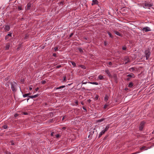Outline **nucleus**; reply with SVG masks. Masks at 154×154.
Here are the masks:
<instances>
[{"label": "nucleus", "mask_w": 154, "mask_h": 154, "mask_svg": "<svg viewBox=\"0 0 154 154\" xmlns=\"http://www.w3.org/2000/svg\"><path fill=\"white\" fill-rule=\"evenodd\" d=\"M127 76L130 77H132L134 76V74L131 73V74L128 75Z\"/></svg>", "instance_id": "nucleus-19"}, {"label": "nucleus", "mask_w": 154, "mask_h": 154, "mask_svg": "<svg viewBox=\"0 0 154 154\" xmlns=\"http://www.w3.org/2000/svg\"><path fill=\"white\" fill-rule=\"evenodd\" d=\"M153 133H154V130L153 131Z\"/></svg>", "instance_id": "nucleus-52"}, {"label": "nucleus", "mask_w": 154, "mask_h": 154, "mask_svg": "<svg viewBox=\"0 0 154 154\" xmlns=\"http://www.w3.org/2000/svg\"><path fill=\"white\" fill-rule=\"evenodd\" d=\"M7 154H11V153L10 152H8Z\"/></svg>", "instance_id": "nucleus-46"}, {"label": "nucleus", "mask_w": 154, "mask_h": 154, "mask_svg": "<svg viewBox=\"0 0 154 154\" xmlns=\"http://www.w3.org/2000/svg\"><path fill=\"white\" fill-rule=\"evenodd\" d=\"M142 29L143 31L146 32L149 31L151 30L150 28L148 26L144 27V28H143Z\"/></svg>", "instance_id": "nucleus-4"}, {"label": "nucleus", "mask_w": 154, "mask_h": 154, "mask_svg": "<svg viewBox=\"0 0 154 154\" xmlns=\"http://www.w3.org/2000/svg\"><path fill=\"white\" fill-rule=\"evenodd\" d=\"M18 115L17 114H15V115H14V116L15 117H17V116H18Z\"/></svg>", "instance_id": "nucleus-40"}, {"label": "nucleus", "mask_w": 154, "mask_h": 154, "mask_svg": "<svg viewBox=\"0 0 154 154\" xmlns=\"http://www.w3.org/2000/svg\"><path fill=\"white\" fill-rule=\"evenodd\" d=\"M39 88H37L35 89V91H37L38 90Z\"/></svg>", "instance_id": "nucleus-39"}, {"label": "nucleus", "mask_w": 154, "mask_h": 154, "mask_svg": "<svg viewBox=\"0 0 154 154\" xmlns=\"http://www.w3.org/2000/svg\"><path fill=\"white\" fill-rule=\"evenodd\" d=\"M46 82L45 81V80H43V81H42V84H45V83H46Z\"/></svg>", "instance_id": "nucleus-32"}, {"label": "nucleus", "mask_w": 154, "mask_h": 154, "mask_svg": "<svg viewBox=\"0 0 154 154\" xmlns=\"http://www.w3.org/2000/svg\"><path fill=\"white\" fill-rule=\"evenodd\" d=\"M112 64V63L111 62H109V65H108L109 67Z\"/></svg>", "instance_id": "nucleus-31"}, {"label": "nucleus", "mask_w": 154, "mask_h": 154, "mask_svg": "<svg viewBox=\"0 0 154 154\" xmlns=\"http://www.w3.org/2000/svg\"><path fill=\"white\" fill-rule=\"evenodd\" d=\"M8 38V36H7V35H6V36H5V39L6 40Z\"/></svg>", "instance_id": "nucleus-34"}, {"label": "nucleus", "mask_w": 154, "mask_h": 154, "mask_svg": "<svg viewBox=\"0 0 154 154\" xmlns=\"http://www.w3.org/2000/svg\"><path fill=\"white\" fill-rule=\"evenodd\" d=\"M108 97L106 95L105 97H104V100L106 102L107 100H108Z\"/></svg>", "instance_id": "nucleus-18"}, {"label": "nucleus", "mask_w": 154, "mask_h": 154, "mask_svg": "<svg viewBox=\"0 0 154 154\" xmlns=\"http://www.w3.org/2000/svg\"><path fill=\"white\" fill-rule=\"evenodd\" d=\"M96 98H97V99H98V97H96Z\"/></svg>", "instance_id": "nucleus-50"}, {"label": "nucleus", "mask_w": 154, "mask_h": 154, "mask_svg": "<svg viewBox=\"0 0 154 154\" xmlns=\"http://www.w3.org/2000/svg\"><path fill=\"white\" fill-rule=\"evenodd\" d=\"M83 109H85V108H84V107H83Z\"/></svg>", "instance_id": "nucleus-54"}, {"label": "nucleus", "mask_w": 154, "mask_h": 154, "mask_svg": "<svg viewBox=\"0 0 154 154\" xmlns=\"http://www.w3.org/2000/svg\"><path fill=\"white\" fill-rule=\"evenodd\" d=\"M32 89V88L31 87H30L29 88V89L30 91Z\"/></svg>", "instance_id": "nucleus-38"}, {"label": "nucleus", "mask_w": 154, "mask_h": 154, "mask_svg": "<svg viewBox=\"0 0 154 154\" xmlns=\"http://www.w3.org/2000/svg\"><path fill=\"white\" fill-rule=\"evenodd\" d=\"M140 149L141 150H146L147 149L145 148V147L143 146Z\"/></svg>", "instance_id": "nucleus-20"}, {"label": "nucleus", "mask_w": 154, "mask_h": 154, "mask_svg": "<svg viewBox=\"0 0 154 154\" xmlns=\"http://www.w3.org/2000/svg\"><path fill=\"white\" fill-rule=\"evenodd\" d=\"M72 63V65L74 67H75V63L73 62H71Z\"/></svg>", "instance_id": "nucleus-24"}, {"label": "nucleus", "mask_w": 154, "mask_h": 154, "mask_svg": "<svg viewBox=\"0 0 154 154\" xmlns=\"http://www.w3.org/2000/svg\"><path fill=\"white\" fill-rule=\"evenodd\" d=\"M10 45L9 44H7L5 46V49L6 50H8L9 49V47H10Z\"/></svg>", "instance_id": "nucleus-13"}, {"label": "nucleus", "mask_w": 154, "mask_h": 154, "mask_svg": "<svg viewBox=\"0 0 154 154\" xmlns=\"http://www.w3.org/2000/svg\"><path fill=\"white\" fill-rule=\"evenodd\" d=\"M144 124L145 122H142L141 123L139 127V129L141 131L143 129Z\"/></svg>", "instance_id": "nucleus-5"}, {"label": "nucleus", "mask_w": 154, "mask_h": 154, "mask_svg": "<svg viewBox=\"0 0 154 154\" xmlns=\"http://www.w3.org/2000/svg\"><path fill=\"white\" fill-rule=\"evenodd\" d=\"M143 7L145 8H149L153 5L152 3H148V2H145L143 3Z\"/></svg>", "instance_id": "nucleus-1"}, {"label": "nucleus", "mask_w": 154, "mask_h": 154, "mask_svg": "<svg viewBox=\"0 0 154 154\" xmlns=\"http://www.w3.org/2000/svg\"><path fill=\"white\" fill-rule=\"evenodd\" d=\"M13 144H14V143H13V142H12L11 145H13Z\"/></svg>", "instance_id": "nucleus-47"}, {"label": "nucleus", "mask_w": 154, "mask_h": 154, "mask_svg": "<svg viewBox=\"0 0 154 154\" xmlns=\"http://www.w3.org/2000/svg\"><path fill=\"white\" fill-rule=\"evenodd\" d=\"M17 85L16 83H14L11 84V88L13 91H16L15 88Z\"/></svg>", "instance_id": "nucleus-3"}, {"label": "nucleus", "mask_w": 154, "mask_h": 154, "mask_svg": "<svg viewBox=\"0 0 154 154\" xmlns=\"http://www.w3.org/2000/svg\"><path fill=\"white\" fill-rule=\"evenodd\" d=\"M90 84H93V85H98V83L97 82H89Z\"/></svg>", "instance_id": "nucleus-15"}, {"label": "nucleus", "mask_w": 154, "mask_h": 154, "mask_svg": "<svg viewBox=\"0 0 154 154\" xmlns=\"http://www.w3.org/2000/svg\"><path fill=\"white\" fill-rule=\"evenodd\" d=\"M78 49L81 53H82L83 52V51L81 48H79Z\"/></svg>", "instance_id": "nucleus-22"}, {"label": "nucleus", "mask_w": 154, "mask_h": 154, "mask_svg": "<svg viewBox=\"0 0 154 154\" xmlns=\"http://www.w3.org/2000/svg\"><path fill=\"white\" fill-rule=\"evenodd\" d=\"M73 35V34L72 33L70 35H69V37H71L72 36V35Z\"/></svg>", "instance_id": "nucleus-44"}, {"label": "nucleus", "mask_w": 154, "mask_h": 154, "mask_svg": "<svg viewBox=\"0 0 154 154\" xmlns=\"http://www.w3.org/2000/svg\"><path fill=\"white\" fill-rule=\"evenodd\" d=\"M29 100V99H27V101L28 100Z\"/></svg>", "instance_id": "nucleus-51"}, {"label": "nucleus", "mask_w": 154, "mask_h": 154, "mask_svg": "<svg viewBox=\"0 0 154 154\" xmlns=\"http://www.w3.org/2000/svg\"><path fill=\"white\" fill-rule=\"evenodd\" d=\"M64 87H65V86L63 85V86H60L58 88H56V89H60L61 88H63Z\"/></svg>", "instance_id": "nucleus-23"}, {"label": "nucleus", "mask_w": 154, "mask_h": 154, "mask_svg": "<svg viewBox=\"0 0 154 154\" xmlns=\"http://www.w3.org/2000/svg\"><path fill=\"white\" fill-rule=\"evenodd\" d=\"M129 61V60H128H128L127 61H125V64H126Z\"/></svg>", "instance_id": "nucleus-36"}, {"label": "nucleus", "mask_w": 154, "mask_h": 154, "mask_svg": "<svg viewBox=\"0 0 154 154\" xmlns=\"http://www.w3.org/2000/svg\"><path fill=\"white\" fill-rule=\"evenodd\" d=\"M107 33L109 35V37L111 38H112L113 37L112 35V34L109 32H108Z\"/></svg>", "instance_id": "nucleus-21"}, {"label": "nucleus", "mask_w": 154, "mask_h": 154, "mask_svg": "<svg viewBox=\"0 0 154 154\" xmlns=\"http://www.w3.org/2000/svg\"><path fill=\"white\" fill-rule=\"evenodd\" d=\"M58 50V48L57 47H56L54 48V51H57Z\"/></svg>", "instance_id": "nucleus-33"}, {"label": "nucleus", "mask_w": 154, "mask_h": 154, "mask_svg": "<svg viewBox=\"0 0 154 154\" xmlns=\"http://www.w3.org/2000/svg\"><path fill=\"white\" fill-rule=\"evenodd\" d=\"M54 134V132H53V133H52L51 134V135L52 136H53V134Z\"/></svg>", "instance_id": "nucleus-41"}, {"label": "nucleus", "mask_w": 154, "mask_h": 154, "mask_svg": "<svg viewBox=\"0 0 154 154\" xmlns=\"http://www.w3.org/2000/svg\"><path fill=\"white\" fill-rule=\"evenodd\" d=\"M55 136L57 138H58L60 137V135L59 134H57L55 135Z\"/></svg>", "instance_id": "nucleus-28"}, {"label": "nucleus", "mask_w": 154, "mask_h": 154, "mask_svg": "<svg viewBox=\"0 0 154 154\" xmlns=\"http://www.w3.org/2000/svg\"><path fill=\"white\" fill-rule=\"evenodd\" d=\"M3 127L4 129H6L7 128V126L6 125H5L3 126Z\"/></svg>", "instance_id": "nucleus-27"}, {"label": "nucleus", "mask_w": 154, "mask_h": 154, "mask_svg": "<svg viewBox=\"0 0 154 154\" xmlns=\"http://www.w3.org/2000/svg\"><path fill=\"white\" fill-rule=\"evenodd\" d=\"M128 80H129V79H128Z\"/></svg>", "instance_id": "nucleus-56"}, {"label": "nucleus", "mask_w": 154, "mask_h": 154, "mask_svg": "<svg viewBox=\"0 0 154 154\" xmlns=\"http://www.w3.org/2000/svg\"><path fill=\"white\" fill-rule=\"evenodd\" d=\"M105 43V45H106V42H105V43Z\"/></svg>", "instance_id": "nucleus-49"}, {"label": "nucleus", "mask_w": 154, "mask_h": 154, "mask_svg": "<svg viewBox=\"0 0 154 154\" xmlns=\"http://www.w3.org/2000/svg\"><path fill=\"white\" fill-rule=\"evenodd\" d=\"M106 131L104 130H103L101 132H100V134H99V137H100L101 135H102L103 134H104V133H105V132Z\"/></svg>", "instance_id": "nucleus-8"}, {"label": "nucleus", "mask_w": 154, "mask_h": 154, "mask_svg": "<svg viewBox=\"0 0 154 154\" xmlns=\"http://www.w3.org/2000/svg\"><path fill=\"white\" fill-rule=\"evenodd\" d=\"M92 5H93L94 4H97L98 3V2L97 0H93Z\"/></svg>", "instance_id": "nucleus-7"}, {"label": "nucleus", "mask_w": 154, "mask_h": 154, "mask_svg": "<svg viewBox=\"0 0 154 154\" xmlns=\"http://www.w3.org/2000/svg\"><path fill=\"white\" fill-rule=\"evenodd\" d=\"M108 105L107 104H105L104 106V108H105V109H106V108L108 106Z\"/></svg>", "instance_id": "nucleus-30"}, {"label": "nucleus", "mask_w": 154, "mask_h": 154, "mask_svg": "<svg viewBox=\"0 0 154 154\" xmlns=\"http://www.w3.org/2000/svg\"><path fill=\"white\" fill-rule=\"evenodd\" d=\"M98 78L100 80H101L103 79V76L100 75L98 76Z\"/></svg>", "instance_id": "nucleus-16"}, {"label": "nucleus", "mask_w": 154, "mask_h": 154, "mask_svg": "<svg viewBox=\"0 0 154 154\" xmlns=\"http://www.w3.org/2000/svg\"><path fill=\"white\" fill-rule=\"evenodd\" d=\"M133 85V84L132 82H130L128 86L130 88L132 87Z\"/></svg>", "instance_id": "nucleus-17"}, {"label": "nucleus", "mask_w": 154, "mask_h": 154, "mask_svg": "<svg viewBox=\"0 0 154 154\" xmlns=\"http://www.w3.org/2000/svg\"><path fill=\"white\" fill-rule=\"evenodd\" d=\"M19 9H20V10H21V9L20 8H19Z\"/></svg>", "instance_id": "nucleus-53"}, {"label": "nucleus", "mask_w": 154, "mask_h": 154, "mask_svg": "<svg viewBox=\"0 0 154 154\" xmlns=\"http://www.w3.org/2000/svg\"><path fill=\"white\" fill-rule=\"evenodd\" d=\"M66 77H64L63 78V81H66Z\"/></svg>", "instance_id": "nucleus-35"}, {"label": "nucleus", "mask_w": 154, "mask_h": 154, "mask_svg": "<svg viewBox=\"0 0 154 154\" xmlns=\"http://www.w3.org/2000/svg\"><path fill=\"white\" fill-rule=\"evenodd\" d=\"M28 8V9H29V7H30V5L29 4H27Z\"/></svg>", "instance_id": "nucleus-37"}, {"label": "nucleus", "mask_w": 154, "mask_h": 154, "mask_svg": "<svg viewBox=\"0 0 154 154\" xmlns=\"http://www.w3.org/2000/svg\"><path fill=\"white\" fill-rule=\"evenodd\" d=\"M122 49L124 50H125L126 49V47L125 46H124L123 47Z\"/></svg>", "instance_id": "nucleus-29"}, {"label": "nucleus", "mask_w": 154, "mask_h": 154, "mask_svg": "<svg viewBox=\"0 0 154 154\" xmlns=\"http://www.w3.org/2000/svg\"><path fill=\"white\" fill-rule=\"evenodd\" d=\"M75 103L76 104H77L78 103V101H76L75 102Z\"/></svg>", "instance_id": "nucleus-42"}, {"label": "nucleus", "mask_w": 154, "mask_h": 154, "mask_svg": "<svg viewBox=\"0 0 154 154\" xmlns=\"http://www.w3.org/2000/svg\"><path fill=\"white\" fill-rule=\"evenodd\" d=\"M109 125H107L106 126V127H105V128H104V130L105 131H107L109 129Z\"/></svg>", "instance_id": "nucleus-14"}, {"label": "nucleus", "mask_w": 154, "mask_h": 154, "mask_svg": "<svg viewBox=\"0 0 154 154\" xmlns=\"http://www.w3.org/2000/svg\"><path fill=\"white\" fill-rule=\"evenodd\" d=\"M105 72L109 76H111L109 70H108V69H106L105 70Z\"/></svg>", "instance_id": "nucleus-11"}, {"label": "nucleus", "mask_w": 154, "mask_h": 154, "mask_svg": "<svg viewBox=\"0 0 154 154\" xmlns=\"http://www.w3.org/2000/svg\"><path fill=\"white\" fill-rule=\"evenodd\" d=\"M114 33L117 35H118L119 36H120L121 35V34L118 32L116 31H114Z\"/></svg>", "instance_id": "nucleus-10"}, {"label": "nucleus", "mask_w": 154, "mask_h": 154, "mask_svg": "<svg viewBox=\"0 0 154 154\" xmlns=\"http://www.w3.org/2000/svg\"><path fill=\"white\" fill-rule=\"evenodd\" d=\"M5 31L6 32L8 31L9 30H10V26H9L6 25L5 26Z\"/></svg>", "instance_id": "nucleus-6"}, {"label": "nucleus", "mask_w": 154, "mask_h": 154, "mask_svg": "<svg viewBox=\"0 0 154 154\" xmlns=\"http://www.w3.org/2000/svg\"><path fill=\"white\" fill-rule=\"evenodd\" d=\"M103 120V119H101L97 121V122H101Z\"/></svg>", "instance_id": "nucleus-25"}, {"label": "nucleus", "mask_w": 154, "mask_h": 154, "mask_svg": "<svg viewBox=\"0 0 154 154\" xmlns=\"http://www.w3.org/2000/svg\"><path fill=\"white\" fill-rule=\"evenodd\" d=\"M53 56H54L55 57V56H56V54H53Z\"/></svg>", "instance_id": "nucleus-43"}, {"label": "nucleus", "mask_w": 154, "mask_h": 154, "mask_svg": "<svg viewBox=\"0 0 154 154\" xmlns=\"http://www.w3.org/2000/svg\"><path fill=\"white\" fill-rule=\"evenodd\" d=\"M38 94H37L35 95H33V96H29V97L30 98H35V97H38Z\"/></svg>", "instance_id": "nucleus-9"}, {"label": "nucleus", "mask_w": 154, "mask_h": 154, "mask_svg": "<svg viewBox=\"0 0 154 154\" xmlns=\"http://www.w3.org/2000/svg\"><path fill=\"white\" fill-rule=\"evenodd\" d=\"M30 94L29 93L28 94H26L24 95H23V96L24 97H29V95H30Z\"/></svg>", "instance_id": "nucleus-12"}, {"label": "nucleus", "mask_w": 154, "mask_h": 154, "mask_svg": "<svg viewBox=\"0 0 154 154\" xmlns=\"http://www.w3.org/2000/svg\"><path fill=\"white\" fill-rule=\"evenodd\" d=\"M7 36H8V37L9 36H10V37H11V36H12V33H11L10 32L7 35Z\"/></svg>", "instance_id": "nucleus-26"}, {"label": "nucleus", "mask_w": 154, "mask_h": 154, "mask_svg": "<svg viewBox=\"0 0 154 154\" xmlns=\"http://www.w3.org/2000/svg\"><path fill=\"white\" fill-rule=\"evenodd\" d=\"M145 54L146 56V59H148L149 57L150 54L149 50L148 49L146 50L145 52Z\"/></svg>", "instance_id": "nucleus-2"}, {"label": "nucleus", "mask_w": 154, "mask_h": 154, "mask_svg": "<svg viewBox=\"0 0 154 154\" xmlns=\"http://www.w3.org/2000/svg\"><path fill=\"white\" fill-rule=\"evenodd\" d=\"M83 84H85V83H83Z\"/></svg>", "instance_id": "nucleus-55"}, {"label": "nucleus", "mask_w": 154, "mask_h": 154, "mask_svg": "<svg viewBox=\"0 0 154 154\" xmlns=\"http://www.w3.org/2000/svg\"><path fill=\"white\" fill-rule=\"evenodd\" d=\"M57 68H59V67H60V66H57Z\"/></svg>", "instance_id": "nucleus-45"}, {"label": "nucleus", "mask_w": 154, "mask_h": 154, "mask_svg": "<svg viewBox=\"0 0 154 154\" xmlns=\"http://www.w3.org/2000/svg\"><path fill=\"white\" fill-rule=\"evenodd\" d=\"M64 119V117H63L62 118V120H63Z\"/></svg>", "instance_id": "nucleus-48"}]
</instances>
